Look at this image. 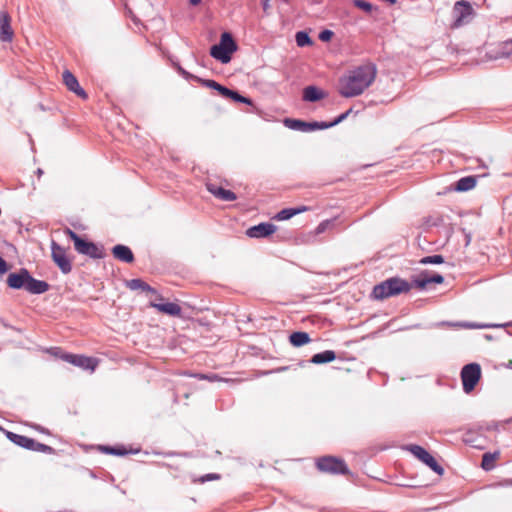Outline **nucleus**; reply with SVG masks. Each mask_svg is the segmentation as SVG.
<instances>
[{
  "label": "nucleus",
  "mask_w": 512,
  "mask_h": 512,
  "mask_svg": "<svg viewBox=\"0 0 512 512\" xmlns=\"http://www.w3.org/2000/svg\"><path fill=\"white\" fill-rule=\"evenodd\" d=\"M324 97V92L315 86H307L303 90V99L305 101L315 102L323 99Z\"/></svg>",
  "instance_id": "obj_23"
},
{
  "label": "nucleus",
  "mask_w": 512,
  "mask_h": 512,
  "mask_svg": "<svg viewBox=\"0 0 512 512\" xmlns=\"http://www.w3.org/2000/svg\"><path fill=\"white\" fill-rule=\"evenodd\" d=\"M207 190L215 196L217 199L225 202H232L237 199V196L234 192L231 190H227L222 188L221 186L217 185L213 182H207L206 183Z\"/></svg>",
  "instance_id": "obj_17"
},
{
  "label": "nucleus",
  "mask_w": 512,
  "mask_h": 512,
  "mask_svg": "<svg viewBox=\"0 0 512 512\" xmlns=\"http://www.w3.org/2000/svg\"><path fill=\"white\" fill-rule=\"evenodd\" d=\"M353 3L357 8L362 9L365 12H371L373 10L372 4L365 0H354Z\"/></svg>",
  "instance_id": "obj_36"
},
{
  "label": "nucleus",
  "mask_w": 512,
  "mask_h": 512,
  "mask_svg": "<svg viewBox=\"0 0 512 512\" xmlns=\"http://www.w3.org/2000/svg\"><path fill=\"white\" fill-rule=\"evenodd\" d=\"M455 16L454 27H460L466 24L474 16V9L468 1H457L453 7Z\"/></svg>",
  "instance_id": "obj_10"
},
{
  "label": "nucleus",
  "mask_w": 512,
  "mask_h": 512,
  "mask_svg": "<svg viewBox=\"0 0 512 512\" xmlns=\"http://www.w3.org/2000/svg\"><path fill=\"white\" fill-rule=\"evenodd\" d=\"M9 270L7 262L0 256V275L5 274Z\"/></svg>",
  "instance_id": "obj_39"
},
{
  "label": "nucleus",
  "mask_w": 512,
  "mask_h": 512,
  "mask_svg": "<svg viewBox=\"0 0 512 512\" xmlns=\"http://www.w3.org/2000/svg\"><path fill=\"white\" fill-rule=\"evenodd\" d=\"M25 290L32 294H42L49 290V284L45 281L37 280L29 274Z\"/></svg>",
  "instance_id": "obj_21"
},
{
  "label": "nucleus",
  "mask_w": 512,
  "mask_h": 512,
  "mask_svg": "<svg viewBox=\"0 0 512 512\" xmlns=\"http://www.w3.org/2000/svg\"><path fill=\"white\" fill-rule=\"evenodd\" d=\"M499 455V452L485 453L482 457L481 467L486 471L492 470L495 467Z\"/></svg>",
  "instance_id": "obj_29"
},
{
  "label": "nucleus",
  "mask_w": 512,
  "mask_h": 512,
  "mask_svg": "<svg viewBox=\"0 0 512 512\" xmlns=\"http://www.w3.org/2000/svg\"><path fill=\"white\" fill-rule=\"evenodd\" d=\"M61 359L84 370H90L91 372H94L99 364V359L97 358L71 353L62 354Z\"/></svg>",
  "instance_id": "obj_9"
},
{
  "label": "nucleus",
  "mask_w": 512,
  "mask_h": 512,
  "mask_svg": "<svg viewBox=\"0 0 512 512\" xmlns=\"http://www.w3.org/2000/svg\"><path fill=\"white\" fill-rule=\"evenodd\" d=\"M332 37H333V32L330 30H323L319 34V39L324 42L330 41Z\"/></svg>",
  "instance_id": "obj_38"
},
{
  "label": "nucleus",
  "mask_w": 512,
  "mask_h": 512,
  "mask_svg": "<svg viewBox=\"0 0 512 512\" xmlns=\"http://www.w3.org/2000/svg\"><path fill=\"white\" fill-rule=\"evenodd\" d=\"M443 281H444V278L442 275L436 274V273H430L428 271H424V272L420 273L414 279L415 286L420 290L425 289L428 285H430L432 283L441 284V283H443Z\"/></svg>",
  "instance_id": "obj_15"
},
{
  "label": "nucleus",
  "mask_w": 512,
  "mask_h": 512,
  "mask_svg": "<svg viewBox=\"0 0 512 512\" xmlns=\"http://www.w3.org/2000/svg\"><path fill=\"white\" fill-rule=\"evenodd\" d=\"M336 359V354L332 350H326L321 353L314 354L311 358L313 364H324L332 362Z\"/></svg>",
  "instance_id": "obj_27"
},
{
  "label": "nucleus",
  "mask_w": 512,
  "mask_h": 512,
  "mask_svg": "<svg viewBox=\"0 0 512 512\" xmlns=\"http://www.w3.org/2000/svg\"><path fill=\"white\" fill-rule=\"evenodd\" d=\"M316 468L322 472L332 475H348L349 468L344 459L336 456H322L316 460Z\"/></svg>",
  "instance_id": "obj_5"
},
{
  "label": "nucleus",
  "mask_w": 512,
  "mask_h": 512,
  "mask_svg": "<svg viewBox=\"0 0 512 512\" xmlns=\"http://www.w3.org/2000/svg\"><path fill=\"white\" fill-rule=\"evenodd\" d=\"M62 79L68 90L75 93L78 97L84 100L88 98L87 93L80 86L77 78L69 70H65L63 72Z\"/></svg>",
  "instance_id": "obj_14"
},
{
  "label": "nucleus",
  "mask_w": 512,
  "mask_h": 512,
  "mask_svg": "<svg viewBox=\"0 0 512 512\" xmlns=\"http://www.w3.org/2000/svg\"><path fill=\"white\" fill-rule=\"evenodd\" d=\"M347 115H348V112L341 114L336 120H334L333 122H331L329 124L321 123V129L329 128V127H332V126L340 123L342 120H344L346 118Z\"/></svg>",
  "instance_id": "obj_37"
},
{
  "label": "nucleus",
  "mask_w": 512,
  "mask_h": 512,
  "mask_svg": "<svg viewBox=\"0 0 512 512\" xmlns=\"http://www.w3.org/2000/svg\"><path fill=\"white\" fill-rule=\"evenodd\" d=\"M408 450L420 461L425 463L428 467H430L434 472L438 475H443L444 469L437 463L435 458L423 447L419 445H410Z\"/></svg>",
  "instance_id": "obj_11"
},
{
  "label": "nucleus",
  "mask_w": 512,
  "mask_h": 512,
  "mask_svg": "<svg viewBox=\"0 0 512 512\" xmlns=\"http://www.w3.org/2000/svg\"><path fill=\"white\" fill-rule=\"evenodd\" d=\"M100 450L106 454H112L117 456H123L128 453L127 450L123 447L100 446Z\"/></svg>",
  "instance_id": "obj_30"
},
{
  "label": "nucleus",
  "mask_w": 512,
  "mask_h": 512,
  "mask_svg": "<svg viewBox=\"0 0 512 512\" xmlns=\"http://www.w3.org/2000/svg\"><path fill=\"white\" fill-rule=\"evenodd\" d=\"M481 367L478 363L465 365L461 370V380L465 393H471L481 379Z\"/></svg>",
  "instance_id": "obj_8"
},
{
  "label": "nucleus",
  "mask_w": 512,
  "mask_h": 512,
  "mask_svg": "<svg viewBox=\"0 0 512 512\" xmlns=\"http://www.w3.org/2000/svg\"><path fill=\"white\" fill-rule=\"evenodd\" d=\"M411 289L412 284L408 281L399 277H391L376 285L372 293L376 299L383 300L402 293H408Z\"/></svg>",
  "instance_id": "obj_2"
},
{
  "label": "nucleus",
  "mask_w": 512,
  "mask_h": 512,
  "mask_svg": "<svg viewBox=\"0 0 512 512\" xmlns=\"http://www.w3.org/2000/svg\"><path fill=\"white\" fill-rule=\"evenodd\" d=\"M6 437L14 444L32 451L42 452L46 454H55V449L43 443H39L27 436L19 435L11 431L6 432Z\"/></svg>",
  "instance_id": "obj_7"
},
{
  "label": "nucleus",
  "mask_w": 512,
  "mask_h": 512,
  "mask_svg": "<svg viewBox=\"0 0 512 512\" xmlns=\"http://www.w3.org/2000/svg\"><path fill=\"white\" fill-rule=\"evenodd\" d=\"M289 341L293 346L300 347L305 344H308L311 341V339L307 332L298 331V332H293L289 336Z\"/></svg>",
  "instance_id": "obj_26"
},
{
  "label": "nucleus",
  "mask_w": 512,
  "mask_h": 512,
  "mask_svg": "<svg viewBox=\"0 0 512 512\" xmlns=\"http://www.w3.org/2000/svg\"><path fill=\"white\" fill-rule=\"evenodd\" d=\"M202 0H189L190 4L198 5Z\"/></svg>",
  "instance_id": "obj_41"
},
{
  "label": "nucleus",
  "mask_w": 512,
  "mask_h": 512,
  "mask_svg": "<svg viewBox=\"0 0 512 512\" xmlns=\"http://www.w3.org/2000/svg\"><path fill=\"white\" fill-rule=\"evenodd\" d=\"M29 272L26 269H21L17 273H10L7 277V284L13 289H22L26 287Z\"/></svg>",
  "instance_id": "obj_19"
},
{
  "label": "nucleus",
  "mask_w": 512,
  "mask_h": 512,
  "mask_svg": "<svg viewBox=\"0 0 512 512\" xmlns=\"http://www.w3.org/2000/svg\"><path fill=\"white\" fill-rule=\"evenodd\" d=\"M270 5H269V0H264L263 1V9L265 11H267L269 9Z\"/></svg>",
  "instance_id": "obj_40"
},
{
  "label": "nucleus",
  "mask_w": 512,
  "mask_h": 512,
  "mask_svg": "<svg viewBox=\"0 0 512 512\" xmlns=\"http://www.w3.org/2000/svg\"><path fill=\"white\" fill-rule=\"evenodd\" d=\"M236 49L237 45L231 34L224 32L221 35L219 44L211 47L210 55L222 63H228L231 60L232 53L235 52Z\"/></svg>",
  "instance_id": "obj_4"
},
{
  "label": "nucleus",
  "mask_w": 512,
  "mask_h": 512,
  "mask_svg": "<svg viewBox=\"0 0 512 512\" xmlns=\"http://www.w3.org/2000/svg\"><path fill=\"white\" fill-rule=\"evenodd\" d=\"M181 73L187 79H192V80L200 83L201 85H203L205 87H208V88H211V89H214V90L218 91L219 94L222 95L225 98H231L232 100H234L236 102H241V103H245V104H248V105H252L251 99L246 98V97L240 95L239 93H237L236 91L230 90V89L220 85L215 80L203 79V78H200L198 76L192 75V74H190V73H188V72H186V71H184L182 69H181Z\"/></svg>",
  "instance_id": "obj_3"
},
{
  "label": "nucleus",
  "mask_w": 512,
  "mask_h": 512,
  "mask_svg": "<svg viewBox=\"0 0 512 512\" xmlns=\"http://www.w3.org/2000/svg\"><path fill=\"white\" fill-rule=\"evenodd\" d=\"M308 210H309V208L307 206H304V205L300 206V207H297V208H286V209L281 210L276 215V219L280 220V221L288 220V219L292 218L293 216H295L297 214H300L302 212H306Z\"/></svg>",
  "instance_id": "obj_24"
},
{
  "label": "nucleus",
  "mask_w": 512,
  "mask_h": 512,
  "mask_svg": "<svg viewBox=\"0 0 512 512\" xmlns=\"http://www.w3.org/2000/svg\"><path fill=\"white\" fill-rule=\"evenodd\" d=\"M219 479H220V475L219 474H217V473H209V474H206L204 476H201V477H198V478H194L193 482L194 483L203 484L206 481L219 480Z\"/></svg>",
  "instance_id": "obj_34"
},
{
  "label": "nucleus",
  "mask_w": 512,
  "mask_h": 512,
  "mask_svg": "<svg viewBox=\"0 0 512 512\" xmlns=\"http://www.w3.org/2000/svg\"><path fill=\"white\" fill-rule=\"evenodd\" d=\"M285 2H288L289 0H284Z\"/></svg>",
  "instance_id": "obj_42"
},
{
  "label": "nucleus",
  "mask_w": 512,
  "mask_h": 512,
  "mask_svg": "<svg viewBox=\"0 0 512 512\" xmlns=\"http://www.w3.org/2000/svg\"><path fill=\"white\" fill-rule=\"evenodd\" d=\"M127 287L131 290H142L151 293L153 296L157 294V291L152 288L149 284L141 279H132L127 282Z\"/></svg>",
  "instance_id": "obj_25"
},
{
  "label": "nucleus",
  "mask_w": 512,
  "mask_h": 512,
  "mask_svg": "<svg viewBox=\"0 0 512 512\" xmlns=\"http://www.w3.org/2000/svg\"><path fill=\"white\" fill-rule=\"evenodd\" d=\"M295 39L299 47H304L312 44V40L306 32H297Z\"/></svg>",
  "instance_id": "obj_31"
},
{
  "label": "nucleus",
  "mask_w": 512,
  "mask_h": 512,
  "mask_svg": "<svg viewBox=\"0 0 512 512\" xmlns=\"http://www.w3.org/2000/svg\"><path fill=\"white\" fill-rule=\"evenodd\" d=\"M276 231L275 225L271 223H260L250 227L246 234L251 238H263L273 234Z\"/></svg>",
  "instance_id": "obj_18"
},
{
  "label": "nucleus",
  "mask_w": 512,
  "mask_h": 512,
  "mask_svg": "<svg viewBox=\"0 0 512 512\" xmlns=\"http://www.w3.org/2000/svg\"><path fill=\"white\" fill-rule=\"evenodd\" d=\"M113 256L123 262L131 263L134 260V255L128 246L118 244L112 249Z\"/></svg>",
  "instance_id": "obj_22"
},
{
  "label": "nucleus",
  "mask_w": 512,
  "mask_h": 512,
  "mask_svg": "<svg viewBox=\"0 0 512 512\" xmlns=\"http://www.w3.org/2000/svg\"><path fill=\"white\" fill-rule=\"evenodd\" d=\"M335 219H328L322 221L315 229V235L324 233L328 229H332L335 225Z\"/></svg>",
  "instance_id": "obj_32"
},
{
  "label": "nucleus",
  "mask_w": 512,
  "mask_h": 512,
  "mask_svg": "<svg viewBox=\"0 0 512 512\" xmlns=\"http://www.w3.org/2000/svg\"><path fill=\"white\" fill-rule=\"evenodd\" d=\"M419 262L424 265L442 264V263H444V258L442 255L426 256V257H423Z\"/></svg>",
  "instance_id": "obj_33"
},
{
  "label": "nucleus",
  "mask_w": 512,
  "mask_h": 512,
  "mask_svg": "<svg viewBox=\"0 0 512 512\" xmlns=\"http://www.w3.org/2000/svg\"><path fill=\"white\" fill-rule=\"evenodd\" d=\"M476 182L475 176L463 177L457 181L455 189L460 192L469 191L475 187Z\"/></svg>",
  "instance_id": "obj_28"
},
{
  "label": "nucleus",
  "mask_w": 512,
  "mask_h": 512,
  "mask_svg": "<svg viewBox=\"0 0 512 512\" xmlns=\"http://www.w3.org/2000/svg\"><path fill=\"white\" fill-rule=\"evenodd\" d=\"M14 37V31L11 27V17L5 11H0V40L11 42Z\"/></svg>",
  "instance_id": "obj_16"
},
{
  "label": "nucleus",
  "mask_w": 512,
  "mask_h": 512,
  "mask_svg": "<svg viewBox=\"0 0 512 512\" xmlns=\"http://www.w3.org/2000/svg\"><path fill=\"white\" fill-rule=\"evenodd\" d=\"M65 233L73 240L75 250L83 255L90 256L91 258L100 259L104 257L103 249L99 248L93 242L86 241L80 238L74 231L67 228Z\"/></svg>",
  "instance_id": "obj_6"
},
{
  "label": "nucleus",
  "mask_w": 512,
  "mask_h": 512,
  "mask_svg": "<svg viewBox=\"0 0 512 512\" xmlns=\"http://www.w3.org/2000/svg\"><path fill=\"white\" fill-rule=\"evenodd\" d=\"M503 45H504L505 50L502 51L501 53L495 52L493 55H491L492 58L498 59V58L506 57V56L510 55V53L512 51V44L510 42H505V43H503Z\"/></svg>",
  "instance_id": "obj_35"
},
{
  "label": "nucleus",
  "mask_w": 512,
  "mask_h": 512,
  "mask_svg": "<svg viewBox=\"0 0 512 512\" xmlns=\"http://www.w3.org/2000/svg\"><path fill=\"white\" fill-rule=\"evenodd\" d=\"M377 76V68L368 63L347 71L339 78L337 90L344 98H353L364 93Z\"/></svg>",
  "instance_id": "obj_1"
},
{
  "label": "nucleus",
  "mask_w": 512,
  "mask_h": 512,
  "mask_svg": "<svg viewBox=\"0 0 512 512\" xmlns=\"http://www.w3.org/2000/svg\"><path fill=\"white\" fill-rule=\"evenodd\" d=\"M164 298L158 293L154 295V298L150 301V306L157 309L158 312L167 314L169 316H180L182 309L180 305L173 302L164 303Z\"/></svg>",
  "instance_id": "obj_12"
},
{
  "label": "nucleus",
  "mask_w": 512,
  "mask_h": 512,
  "mask_svg": "<svg viewBox=\"0 0 512 512\" xmlns=\"http://www.w3.org/2000/svg\"><path fill=\"white\" fill-rule=\"evenodd\" d=\"M285 126H287L290 129L294 130H301V131H308V130H314V129H321V123L313 122V123H307L301 120L297 119H290L287 118L284 120Z\"/></svg>",
  "instance_id": "obj_20"
},
{
  "label": "nucleus",
  "mask_w": 512,
  "mask_h": 512,
  "mask_svg": "<svg viewBox=\"0 0 512 512\" xmlns=\"http://www.w3.org/2000/svg\"><path fill=\"white\" fill-rule=\"evenodd\" d=\"M51 251L52 259L55 262V264L59 267V269L65 274L69 273L72 269V265L71 261L66 255V250L55 241H52Z\"/></svg>",
  "instance_id": "obj_13"
}]
</instances>
